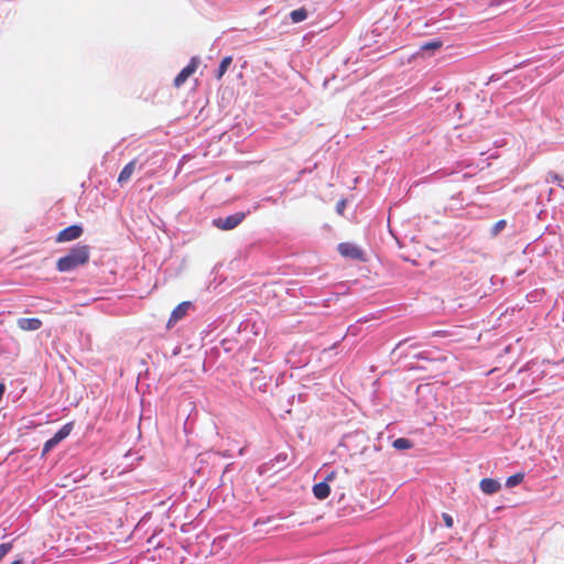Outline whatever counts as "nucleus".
Returning a JSON list of instances; mask_svg holds the SVG:
<instances>
[{
    "instance_id": "1",
    "label": "nucleus",
    "mask_w": 564,
    "mask_h": 564,
    "mask_svg": "<svg viewBox=\"0 0 564 564\" xmlns=\"http://www.w3.org/2000/svg\"><path fill=\"white\" fill-rule=\"evenodd\" d=\"M90 258V248L86 245L73 247L68 253L59 258L56 262V269L59 272H69L78 267L85 265Z\"/></svg>"
},
{
    "instance_id": "2",
    "label": "nucleus",
    "mask_w": 564,
    "mask_h": 564,
    "mask_svg": "<svg viewBox=\"0 0 564 564\" xmlns=\"http://www.w3.org/2000/svg\"><path fill=\"white\" fill-rule=\"evenodd\" d=\"M338 475V471L333 470L327 474L323 481L313 486V495L318 500H325L330 494L329 482H333Z\"/></svg>"
},
{
    "instance_id": "3",
    "label": "nucleus",
    "mask_w": 564,
    "mask_h": 564,
    "mask_svg": "<svg viewBox=\"0 0 564 564\" xmlns=\"http://www.w3.org/2000/svg\"><path fill=\"white\" fill-rule=\"evenodd\" d=\"M246 218V213L239 212L229 215L225 218H218L214 220V225L221 230H231L242 223Z\"/></svg>"
},
{
    "instance_id": "4",
    "label": "nucleus",
    "mask_w": 564,
    "mask_h": 564,
    "mask_svg": "<svg viewBox=\"0 0 564 564\" xmlns=\"http://www.w3.org/2000/svg\"><path fill=\"white\" fill-rule=\"evenodd\" d=\"M73 431V423H66L64 426H62L53 437L47 440L44 443L43 446V454L48 453L51 449H53L59 442H62L64 438H66L70 432Z\"/></svg>"
},
{
    "instance_id": "5",
    "label": "nucleus",
    "mask_w": 564,
    "mask_h": 564,
    "mask_svg": "<svg viewBox=\"0 0 564 564\" xmlns=\"http://www.w3.org/2000/svg\"><path fill=\"white\" fill-rule=\"evenodd\" d=\"M198 64V58L196 56L192 57L188 65L185 66L174 78V86L176 88L181 87L188 79V77L196 72Z\"/></svg>"
},
{
    "instance_id": "6",
    "label": "nucleus",
    "mask_w": 564,
    "mask_h": 564,
    "mask_svg": "<svg viewBox=\"0 0 564 564\" xmlns=\"http://www.w3.org/2000/svg\"><path fill=\"white\" fill-rule=\"evenodd\" d=\"M338 252L345 258L364 260V251L358 246L350 242L339 243Z\"/></svg>"
},
{
    "instance_id": "7",
    "label": "nucleus",
    "mask_w": 564,
    "mask_h": 564,
    "mask_svg": "<svg viewBox=\"0 0 564 564\" xmlns=\"http://www.w3.org/2000/svg\"><path fill=\"white\" fill-rule=\"evenodd\" d=\"M83 234V228L78 225H72L61 230L56 237L57 242L72 241L79 238Z\"/></svg>"
},
{
    "instance_id": "8",
    "label": "nucleus",
    "mask_w": 564,
    "mask_h": 564,
    "mask_svg": "<svg viewBox=\"0 0 564 564\" xmlns=\"http://www.w3.org/2000/svg\"><path fill=\"white\" fill-rule=\"evenodd\" d=\"M192 307V303L189 301H185L180 303L171 313V316L167 322V327H172L175 325L178 321L184 318L188 312V310Z\"/></svg>"
},
{
    "instance_id": "9",
    "label": "nucleus",
    "mask_w": 564,
    "mask_h": 564,
    "mask_svg": "<svg viewBox=\"0 0 564 564\" xmlns=\"http://www.w3.org/2000/svg\"><path fill=\"white\" fill-rule=\"evenodd\" d=\"M481 491L486 495H494L501 489V485L494 478H484L479 482Z\"/></svg>"
},
{
    "instance_id": "10",
    "label": "nucleus",
    "mask_w": 564,
    "mask_h": 564,
    "mask_svg": "<svg viewBox=\"0 0 564 564\" xmlns=\"http://www.w3.org/2000/svg\"><path fill=\"white\" fill-rule=\"evenodd\" d=\"M17 323L22 330H37L42 326L41 319L35 317H22L19 318Z\"/></svg>"
},
{
    "instance_id": "11",
    "label": "nucleus",
    "mask_w": 564,
    "mask_h": 564,
    "mask_svg": "<svg viewBox=\"0 0 564 564\" xmlns=\"http://www.w3.org/2000/svg\"><path fill=\"white\" fill-rule=\"evenodd\" d=\"M135 164H137V161L132 160L121 170V172L118 176V183L122 184L130 180V177L132 176V174L135 170Z\"/></svg>"
},
{
    "instance_id": "12",
    "label": "nucleus",
    "mask_w": 564,
    "mask_h": 564,
    "mask_svg": "<svg viewBox=\"0 0 564 564\" xmlns=\"http://www.w3.org/2000/svg\"><path fill=\"white\" fill-rule=\"evenodd\" d=\"M231 63H232L231 56H226L221 59L218 70H217V74H216V78L218 80H220L223 78V76L226 74V72L229 68V66L231 65Z\"/></svg>"
},
{
    "instance_id": "13",
    "label": "nucleus",
    "mask_w": 564,
    "mask_h": 564,
    "mask_svg": "<svg viewBox=\"0 0 564 564\" xmlns=\"http://www.w3.org/2000/svg\"><path fill=\"white\" fill-rule=\"evenodd\" d=\"M290 18L293 23H300L307 18V11L305 8L293 10L290 13Z\"/></svg>"
},
{
    "instance_id": "14",
    "label": "nucleus",
    "mask_w": 564,
    "mask_h": 564,
    "mask_svg": "<svg viewBox=\"0 0 564 564\" xmlns=\"http://www.w3.org/2000/svg\"><path fill=\"white\" fill-rule=\"evenodd\" d=\"M524 479V474L518 473L507 478L506 486L509 488L516 487Z\"/></svg>"
},
{
    "instance_id": "15",
    "label": "nucleus",
    "mask_w": 564,
    "mask_h": 564,
    "mask_svg": "<svg viewBox=\"0 0 564 564\" xmlns=\"http://www.w3.org/2000/svg\"><path fill=\"white\" fill-rule=\"evenodd\" d=\"M392 445L397 449H409L412 447V442L409 438L400 437L393 441Z\"/></svg>"
},
{
    "instance_id": "16",
    "label": "nucleus",
    "mask_w": 564,
    "mask_h": 564,
    "mask_svg": "<svg viewBox=\"0 0 564 564\" xmlns=\"http://www.w3.org/2000/svg\"><path fill=\"white\" fill-rule=\"evenodd\" d=\"M443 45L442 41H431L421 46V50L423 51H436L441 48Z\"/></svg>"
},
{
    "instance_id": "17",
    "label": "nucleus",
    "mask_w": 564,
    "mask_h": 564,
    "mask_svg": "<svg viewBox=\"0 0 564 564\" xmlns=\"http://www.w3.org/2000/svg\"><path fill=\"white\" fill-rule=\"evenodd\" d=\"M507 221L505 219L498 220L491 229V235L497 236L502 229H505Z\"/></svg>"
},
{
    "instance_id": "18",
    "label": "nucleus",
    "mask_w": 564,
    "mask_h": 564,
    "mask_svg": "<svg viewBox=\"0 0 564 564\" xmlns=\"http://www.w3.org/2000/svg\"><path fill=\"white\" fill-rule=\"evenodd\" d=\"M12 550V543H2L0 544V561Z\"/></svg>"
},
{
    "instance_id": "19",
    "label": "nucleus",
    "mask_w": 564,
    "mask_h": 564,
    "mask_svg": "<svg viewBox=\"0 0 564 564\" xmlns=\"http://www.w3.org/2000/svg\"><path fill=\"white\" fill-rule=\"evenodd\" d=\"M442 518L447 528H453L454 521H453L452 516H449L448 513H443Z\"/></svg>"
},
{
    "instance_id": "20",
    "label": "nucleus",
    "mask_w": 564,
    "mask_h": 564,
    "mask_svg": "<svg viewBox=\"0 0 564 564\" xmlns=\"http://www.w3.org/2000/svg\"><path fill=\"white\" fill-rule=\"evenodd\" d=\"M346 208V200L345 199H340L337 204H336V210L339 215H343L344 214V210Z\"/></svg>"
},
{
    "instance_id": "21",
    "label": "nucleus",
    "mask_w": 564,
    "mask_h": 564,
    "mask_svg": "<svg viewBox=\"0 0 564 564\" xmlns=\"http://www.w3.org/2000/svg\"><path fill=\"white\" fill-rule=\"evenodd\" d=\"M11 564H22V561L21 560H15Z\"/></svg>"
},
{
    "instance_id": "22",
    "label": "nucleus",
    "mask_w": 564,
    "mask_h": 564,
    "mask_svg": "<svg viewBox=\"0 0 564 564\" xmlns=\"http://www.w3.org/2000/svg\"><path fill=\"white\" fill-rule=\"evenodd\" d=\"M337 487H338L339 489H345V485H344V484L338 485Z\"/></svg>"
},
{
    "instance_id": "23",
    "label": "nucleus",
    "mask_w": 564,
    "mask_h": 564,
    "mask_svg": "<svg viewBox=\"0 0 564 564\" xmlns=\"http://www.w3.org/2000/svg\"><path fill=\"white\" fill-rule=\"evenodd\" d=\"M343 474L346 476L348 474V470L346 468H344Z\"/></svg>"
}]
</instances>
